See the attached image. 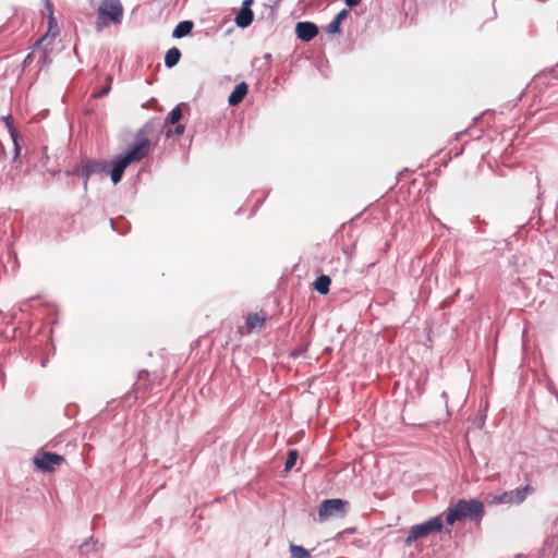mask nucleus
Returning a JSON list of instances; mask_svg holds the SVG:
<instances>
[{
	"label": "nucleus",
	"mask_w": 558,
	"mask_h": 558,
	"mask_svg": "<svg viewBox=\"0 0 558 558\" xmlns=\"http://www.w3.org/2000/svg\"><path fill=\"white\" fill-rule=\"evenodd\" d=\"M344 1H345L347 5H348L349 8H352V7L357 5V4L360 3V1H361V0H344Z\"/></svg>",
	"instance_id": "nucleus-26"
},
{
	"label": "nucleus",
	"mask_w": 558,
	"mask_h": 558,
	"mask_svg": "<svg viewBox=\"0 0 558 558\" xmlns=\"http://www.w3.org/2000/svg\"><path fill=\"white\" fill-rule=\"evenodd\" d=\"M298 451L291 450L284 463V471H290L296 463Z\"/></svg>",
	"instance_id": "nucleus-21"
},
{
	"label": "nucleus",
	"mask_w": 558,
	"mask_h": 558,
	"mask_svg": "<svg viewBox=\"0 0 558 558\" xmlns=\"http://www.w3.org/2000/svg\"><path fill=\"white\" fill-rule=\"evenodd\" d=\"M290 553L292 558H310V553L299 545H291Z\"/></svg>",
	"instance_id": "nucleus-18"
},
{
	"label": "nucleus",
	"mask_w": 558,
	"mask_h": 558,
	"mask_svg": "<svg viewBox=\"0 0 558 558\" xmlns=\"http://www.w3.org/2000/svg\"><path fill=\"white\" fill-rule=\"evenodd\" d=\"M183 132H184V126L183 125H178L175 128V133L177 134L181 135V134H183Z\"/></svg>",
	"instance_id": "nucleus-28"
},
{
	"label": "nucleus",
	"mask_w": 558,
	"mask_h": 558,
	"mask_svg": "<svg viewBox=\"0 0 558 558\" xmlns=\"http://www.w3.org/2000/svg\"><path fill=\"white\" fill-rule=\"evenodd\" d=\"M441 527L442 521L439 517L430 518L421 524L413 525L404 543L407 546H411L416 539L427 537L433 532L440 531Z\"/></svg>",
	"instance_id": "nucleus-4"
},
{
	"label": "nucleus",
	"mask_w": 558,
	"mask_h": 558,
	"mask_svg": "<svg viewBox=\"0 0 558 558\" xmlns=\"http://www.w3.org/2000/svg\"><path fill=\"white\" fill-rule=\"evenodd\" d=\"M193 29V22L191 21H183V22H180L173 33H172V36L174 38H182L184 36H187Z\"/></svg>",
	"instance_id": "nucleus-14"
},
{
	"label": "nucleus",
	"mask_w": 558,
	"mask_h": 558,
	"mask_svg": "<svg viewBox=\"0 0 558 558\" xmlns=\"http://www.w3.org/2000/svg\"><path fill=\"white\" fill-rule=\"evenodd\" d=\"M253 11L251 9L241 8L235 16V23L239 27H247L253 22Z\"/></svg>",
	"instance_id": "nucleus-13"
},
{
	"label": "nucleus",
	"mask_w": 558,
	"mask_h": 558,
	"mask_svg": "<svg viewBox=\"0 0 558 558\" xmlns=\"http://www.w3.org/2000/svg\"><path fill=\"white\" fill-rule=\"evenodd\" d=\"M181 118H182L181 105H178L170 111L169 117H168V122L170 124H175L177 122H179L181 120Z\"/></svg>",
	"instance_id": "nucleus-19"
},
{
	"label": "nucleus",
	"mask_w": 558,
	"mask_h": 558,
	"mask_svg": "<svg viewBox=\"0 0 558 558\" xmlns=\"http://www.w3.org/2000/svg\"><path fill=\"white\" fill-rule=\"evenodd\" d=\"M97 539H94L93 537H90L89 539H86L81 546H80V551L82 555H87L89 554L92 550H96L97 549Z\"/></svg>",
	"instance_id": "nucleus-17"
},
{
	"label": "nucleus",
	"mask_w": 558,
	"mask_h": 558,
	"mask_svg": "<svg viewBox=\"0 0 558 558\" xmlns=\"http://www.w3.org/2000/svg\"><path fill=\"white\" fill-rule=\"evenodd\" d=\"M150 142L142 138L133 143L123 154H120L130 165L141 161L149 151Z\"/></svg>",
	"instance_id": "nucleus-6"
},
{
	"label": "nucleus",
	"mask_w": 558,
	"mask_h": 558,
	"mask_svg": "<svg viewBox=\"0 0 558 558\" xmlns=\"http://www.w3.org/2000/svg\"><path fill=\"white\" fill-rule=\"evenodd\" d=\"M330 283V278L326 275H322L314 281V289L320 294H327L329 292Z\"/></svg>",
	"instance_id": "nucleus-15"
},
{
	"label": "nucleus",
	"mask_w": 558,
	"mask_h": 558,
	"mask_svg": "<svg viewBox=\"0 0 558 558\" xmlns=\"http://www.w3.org/2000/svg\"><path fill=\"white\" fill-rule=\"evenodd\" d=\"M327 33H329V34H339L340 33V23L333 19L327 25Z\"/></svg>",
	"instance_id": "nucleus-23"
},
{
	"label": "nucleus",
	"mask_w": 558,
	"mask_h": 558,
	"mask_svg": "<svg viewBox=\"0 0 558 558\" xmlns=\"http://www.w3.org/2000/svg\"><path fill=\"white\" fill-rule=\"evenodd\" d=\"M349 10L348 9H342L336 16H335V20L338 21L340 24L343 20H345L349 15Z\"/></svg>",
	"instance_id": "nucleus-25"
},
{
	"label": "nucleus",
	"mask_w": 558,
	"mask_h": 558,
	"mask_svg": "<svg viewBox=\"0 0 558 558\" xmlns=\"http://www.w3.org/2000/svg\"><path fill=\"white\" fill-rule=\"evenodd\" d=\"M252 3H253V0H244L242 3V8L250 9Z\"/></svg>",
	"instance_id": "nucleus-27"
},
{
	"label": "nucleus",
	"mask_w": 558,
	"mask_h": 558,
	"mask_svg": "<svg viewBox=\"0 0 558 558\" xmlns=\"http://www.w3.org/2000/svg\"><path fill=\"white\" fill-rule=\"evenodd\" d=\"M130 166V163L121 156L118 155L112 160V169L110 171L111 181L117 184L121 181L124 170Z\"/></svg>",
	"instance_id": "nucleus-10"
},
{
	"label": "nucleus",
	"mask_w": 558,
	"mask_h": 558,
	"mask_svg": "<svg viewBox=\"0 0 558 558\" xmlns=\"http://www.w3.org/2000/svg\"><path fill=\"white\" fill-rule=\"evenodd\" d=\"M112 75H108L107 76V85H110L111 86V83H112Z\"/></svg>",
	"instance_id": "nucleus-29"
},
{
	"label": "nucleus",
	"mask_w": 558,
	"mask_h": 558,
	"mask_svg": "<svg viewBox=\"0 0 558 558\" xmlns=\"http://www.w3.org/2000/svg\"><path fill=\"white\" fill-rule=\"evenodd\" d=\"M533 492V487L530 485L518 487L513 490L502 492L499 494L488 495L487 502L488 505L499 506V505H521L527 497L529 494Z\"/></svg>",
	"instance_id": "nucleus-3"
},
{
	"label": "nucleus",
	"mask_w": 558,
	"mask_h": 558,
	"mask_svg": "<svg viewBox=\"0 0 558 558\" xmlns=\"http://www.w3.org/2000/svg\"><path fill=\"white\" fill-rule=\"evenodd\" d=\"M248 86L245 82L239 83L235 88L232 90V93L229 95L228 102L231 106L239 105L245 95L247 94Z\"/></svg>",
	"instance_id": "nucleus-12"
},
{
	"label": "nucleus",
	"mask_w": 558,
	"mask_h": 558,
	"mask_svg": "<svg viewBox=\"0 0 558 558\" xmlns=\"http://www.w3.org/2000/svg\"><path fill=\"white\" fill-rule=\"evenodd\" d=\"M48 36V34H46V36L41 37L40 40L37 41V44H39L41 40H45V38Z\"/></svg>",
	"instance_id": "nucleus-30"
},
{
	"label": "nucleus",
	"mask_w": 558,
	"mask_h": 558,
	"mask_svg": "<svg viewBox=\"0 0 558 558\" xmlns=\"http://www.w3.org/2000/svg\"><path fill=\"white\" fill-rule=\"evenodd\" d=\"M265 323V316L259 314H250L246 322L242 327V332L251 333L254 330L260 329Z\"/></svg>",
	"instance_id": "nucleus-11"
},
{
	"label": "nucleus",
	"mask_w": 558,
	"mask_h": 558,
	"mask_svg": "<svg viewBox=\"0 0 558 558\" xmlns=\"http://www.w3.org/2000/svg\"><path fill=\"white\" fill-rule=\"evenodd\" d=\"M62 461V456L50 452H43L34 458V464L37 469L45 472L52 471L54 466L60 465Z\"/></svg>",
	"instance_id": "nucleus-7"
},
{
	"label": "nucleus",
	"mask_w": 558,
	"mask_h": 558,
	"mask_svg": "<svg viewBox=\"0 0 558 558\" xmlns=\"http://www.w3.org/2000/svg\"><path fill=\"white\" fill-rule=\"evenodd\" d=\"M108 163L106 161L89 160L83 165L81 172L84 175V185L87 186V180L93 173H104L107 171Z\"/></svg>",
	"instance_id": "nucleus-8"
},
{
	"label": "nucleus",
	"mask_w": 558,
	"mask_h": 558,
	"mask_svg": "<svg viewBox=\"0 0 558 558\" xmlns=\"http://www.w3.org/2000/svg\"><path fill=\"white\" fill-rule=\"evenodd\" d=\"M347 502L342 499H327L324 500L318 510L320 521H325L329 518H341L345 513Z\"/></svg>",
	"instance_id": "nucleus-5"
},
{
	"label": "nucleus",
	"mask_w": 558,
	"mask_h": 558,
	"mask_svg": "<svg viewBox=\"0 0 558 558\" xmlns=\"http://www.w3.org/2000/svg\"><path fill=\"white\" fill-rule=\"evenodd\" d=\"M45 4H46L47 11H48V15H49V29H48V32H50L52 26H53V24H54V22H56L54 17H53L52 3L50 2V0H46Z\"/></svg>",
	"instance_id": "nucleus-22"
},
{
	"label": "nucleus",
	"mask_w": 558,
	"mask_h": 558,
	"mask_svg": "<svg viewBox=\"0 0 558 558\" xmlns=\"http://www.w3.org/2000/svg\"><path fill=\"white\" fill-rule=\"evenodd\" d=\"M111 90V86L110 85H106L105 87H102L100 90L96 92L93 96L95 98H100V97H104L106 96L107 94H109V92Z\"/></svg>",
	"instance_id": "nucleus-24"
},
{
	"label": "nucleus",
	"mask_w": 558,
	"mask_h": 558,
	"mask_svg": "<svg viewBox=\"0 0 558 558\" xmlns=\"http://www.w3.org/2000/svg\"><path fill=\"white\" fill-rule=\"evenodd\" d=\"M181 57V52L178 48H170L165 56V64L168 68H173L178 64Z\"/></svg>",
	"instance_id": "nucleus-16"
},
{
	"label": "nucleus",
	"mask_w": 558,
	"mask_h": 558,
	"mask_svg": "<svg viewBox=\"0 0 558 558\" xmlns=\"http://www.w3.org/2000/svg\"><path fill=\"white\" fill-rule=\"evenodd\" d=\"M9 128H10L13 146H14V149H13L14 150V159H17L20 157V151H21L19 135L10 124H9Z\"/></svg>",
	"instance_id": "nucleus-20"
},
{
	"label": "nucleus",
	"mask_w": 558,
	"mask_h": 558,
	"mask_svg": "<svg viewBox=\"0 0 558 558\" xmlns=\"http://www.w3.org/2000/svg\"><path fill=\"white\" fill-rule=\"evenodd\" d=\"M295 33L300 39L310 41L318 34V28L314 23L299 22L295 27Z\"/></svg>",
	"instance_id": "nucleus-9"
},
{
	"label": "nucleus",
	"mask_w": 558,
	"mask_h": 558,
	"mask_svg": "<svg viewBox=\"0 0 558 558\" xmlns=\"http://www.w3.org/2000/svg\"><path fill=\"white\" fill-rule=\"evenodd\" d=\"M123 17L120 0H102L98 8L97 29L101 31L109 23L119 24Z\"/></svg>",
	"instance_id": "nucleus-2"
},
{
	"label": "nucleus",
	"mask_w": 558,
	"mask_h": 558,
	"mask_svg": "<svg viewBox=\"0 0 558 558\" xmlns=\"http://www.w3.org/2000/svg\"><path fill=\"white\" fill-rule=\"evenodd\" d=\"M484 513V505L476 499L459 500L452 508H449L446 514V522L453 524L456 521L469 518L478 519Z\"/></svg>",
	"instance_id": "nucleus-1"
}]
</instances>
